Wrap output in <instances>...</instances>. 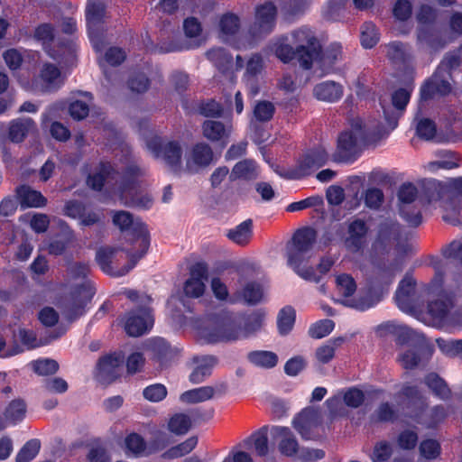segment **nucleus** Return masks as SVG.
<instances>
[{"mask_svg": "<svg viewBox=\"0 0 462 462\" xmlns=\"http://www.w3.org/2000/svg\"><path fill=\"white\" fill-rule=\"evenodd\" d=\"M415 281L411 275H406L400 282L395 294V301L402 311H409L411 307V294L414 291Z\"/></svg>", "mask_w": 462, "mask_h": 462, "instance_id": "obj_33", "label": "nucleus"}, {"mask_svg": "<svg viewBox=\"0 0 462 462\" xmlns=\"http://www.w3.org/2000/svg\"><path fill=\"white\" fill-rule=\"evenodd\" d=\"M198 444V439L196 437H190L182 443L171 448L168 452L169 457H180L191 452Z\"/></svg>", "mask_w": 462, "mask_h": 462, "instance_id": "obj_58", "label": "nucleus"}, {"mask_svg": "<svg viewBox=\"0 0 462 462\" xmlns=\"http://www.w3.org/2000/svg\"><path fill=\"white\" fill-rule=\"evenodd\" d=\"M147 149L154 157L162 160L175 173L184 171L181 164L182 150L176 141L163 143L158 136H152L146 142Z\"/></svg>", "mask_w": 462, "mask_h": 462, "instance_id": "obj_12", "label": "nucleus"}, {"mask_svg": "<svg viewBox=\"0 0 462 462\" xmlns=\"http://www.w3.org/2000/svg\"><path fill=\"white\" fill-rule=\"evenodd\" d=\"M425 383L433 393L440 399L450 397V390L447 383L436 374H430L425 378Z\"/></svg>", "mask_w": 462, "mask_h": 462, "instance_id": "obj_44", "label": "nucleus"}, {"mask_svg": "<svg viewBox=\"0 0 462 462\" xmlns=\"http://www.w3.org/2000/svg\"><path fill=\"white\" fill-rule=\"evenodd\" d=\"M264 322V313L257 310L246 316L235 318L223 311L207 316L197 327V336L206 343H219L251 337L259 331Z\"/></svg>", "mask_w": 462, "mask_h": 462, "instance_id": "obj_3", "label": "nucleus"}, {"mask_svg": "<svg viewBox=\"0 0 462 462\" xmlns=\"http://www.w3.org/2000/svg\"><path fill=\"white\" fill-rule=\"evenodd\" d=\"M259 168L254 161L244 160L238 162L233 168L230 173V179L232 180L243 179V180H254L259 175Z\"/></svg>", "mask_w": 462, "mask_h": 462, "instance_id": "obj_39", "label": "nucleus"}, {"mask_svg": "<svg viewBox=\"0 0 462 462\" xmlns=\"http://www.w3.org/2000/svg\"><path fill=\"white\" fill-rule=\"evenodd\" d=\"M208 279V269L203 263L192 266L189 278L184 283V293L189 298L201 297L206 290L205 282Z\"/></svg>", "mask_w": 462, "mask_h": 462, "instance_id": "obj_23", "label": "nucleus"}, {"mask_svg": "<svg viewBox=\"0 0 462 462\" xmlns=\"http://www.w3.org/2000/svg\"><path fill=\"white\" fill-rule=\"evenodd\" d=\"M143 349L151 361L158 368L168 366L175 357V351L161 337L151 338L144 345Z\"/></svg>", "mask_w": 462, "mask_h": 462, "instance_id": "obj_18", "label": "nucleus"}, {"mask_svg": "<svg viewBox=\"0 0 462 462\" xmlns=\"http://www.w3.org/2000/svg\"><path fill=\"white\" fill-rule=\"evenodd\" d=\"M430 288L431 292L438 295L439 299L429 303L428 313L433 326L440 325L448 320V310L452 305L451 300L448 297L460 295V287L455 286L452 282H444L443 275L437 271Z\"/></svg>", "mask_w": 462, "mask_h": 462, "instance_id": "obj_7", "label": "nucleus"}, {"mask_svg": "<svg viewBox=\"0 0 462 462\" xmlns=\"http://www.w3.org/2000/svg\"><path fill=\"white\" fill-rule=\"evenodd\" d=\"M411 97V90L400 88L396 90L387 104L381 100L386 126L370 125L363 122L359 117L353 118L349 129L344 131L337 139V151L340 157H346L354 148L360 144L376 143L384 138L397 126L400 113L406 107Z\"/></svg>", "mask_w": 462, "mask_h": 462, "instance_id": "obj_2", "label": "nucleus"}, {"mask_svg": "<svg viewBox=\"0 0 462 462\" xmlns=\"http://www.w3.org/2000/svg\"><path fill=\"white\" fill-rule=\"evenodd\" d=\"M376 27L372 23H365L361 28V44L364 48H373L378 42Z\"/></svg>", "mask_w": 462, "mask_h": 462, "instance_id": "obj_54", "label": "nucleus"}, {"mask_svg": "<svg viewBox=\"0 0 462 462\" xmlns=\"http://www.w3.org/2000/svg\"><path fill=\"white\" fill-rule=\"evenodd\" d=\"M124 164V171L120 174L110 163H100L95 172L89 174L88 185L97 190L106 185L114 189L115 195L124 205L149 208L152 198L142 192L141 185L145 171L129 157L128 152Z\"/></svg>", "mask_w": 462, "mask_h": 462, "instance_id": "obj_1", "label": "nucleus"}, {"mask_svg": "<svg viewBox=\"0 0 462 462\" xmlns=\"http://www.w3.org/2000/svg\"><path fill=\"white\" fill-rule=\"evenodd\" d=\"M328 159V154L325 148L319 147L308 152L297 162L296 166L287 171H275L282 177L287 179H300L311 174L313 171L323 166Z\"/></svg>", "mask_w": 462, "mask_h": 462, "instance_id": "obj_13", "label": "nucleus"}, {"mask_svg": "<svg viewBox=\"0 0 462 462\" xmlns=\"http://www.w3.org/2000/svg\"><path fill=\"white\" fill-rule=\"evenodd\" d=\"M369 227L365 221L355 219L348 223L345 245L351 253L361 252L366 245Z\"/></svg>", "mask_w": 462, "mask_h": 462, "instance_id": "obj_21", "label": "nucleus"}, {"mask_svg": "<svg viewBox=\"0 0 462 462\" xmlns=\"http://www.w3.org/2000/svg\"><path fill=\"white\" fill-rule=\"evenodd\" d=\"M33 371L39 375H49L55 374L59 369L58 363L53 359H40L32 362Z\"/></svg>", "mask_w": 462, "mask_h": 462, "instance_id": "obj_57", "label": "nucleus"}, {"mask_svg": "<svg viewBox=\"0 0 462 462\" xmlns=\"http://www.w3.org/2000/svg\"><path fill=\"white\" fill-rule=\"evenodd\" d=\"M126 240L128 245L124 247L129 260L128 270L134 267L136 263L147 253L150 245V237L146 226L137 224L134 231L128 233Z\"/></svg>", "mask_w": 462, "mask_h": 462, "instance_id": "obj_14", "label": "nucleus"}, {"mask_svg": "<svg viewBox=\"0 0 462 462\" xmlns=\"http://www.w3.org/2000/svg\"><path fill=\"white\" fill-rule=\"evenodd\" d=\"M35 130V124L31 118H21L10 123L8 137L12 142L20 143Z\"/></svg>", "mask_w": 462, "mask_h": 462, "instance_id": "obj_38", "label": "nucleus"}, {"mask_svg": "<svg viewBox=\"0 0 462 462\" xmlns=\"http://www.w3.org/2000/svg\"><path fill=\"white\" fill-rule=\"evenodd\" d=\"M417 197V189L414 185L403 184L399 192L400 213L402 218L410 225L417 226L421 222V215L411 203Z\"/></svg>", "mask_w": 462, "mask_h": 462, "instance_id": "obj_17", "label": "nucleus"}, {"mask_svg": "<svg viewBox=\"0 0 462 462\" xmlns=\"http://www.w3.org/2000/svg\"><path fill=\"white\" fill-rule=\"evenodd\" d=\"M274 113V106L271 102L261 101L254 108V116L258 121L270 120Z\"/></svg>", "mask_w": 462, "mask_h": 462, "instance_id": "obj_64", "label": "nucleus"}, {"mask_svg": "<svg viewBox=\"0 0 462 462\" xmlns=\"http://www.w3.org/2000/svg\"><path fill=\"white\" fill-rule=\"evenodd\" d=\"M89 267L86 263H74L68 266L65 274L66 296L63 313L69 319H76L85 312V306L95 294L93 282L88 279Z\"/></svg>", "mask_w": 462, "mask_h": 462, "instance_id": "obj_4", "label": "nucleus"}, {"mask_svg": "<svg viewBox=\"0 0 462 462\" xmlns=\"http://www.w3.org/2000/svg\"><path fill=\"white\" fill-rule=\"evenodd\" d=\"M16 197L23 208H41L45 206L47 202V199L40 191L25 185L17 188Z\"/></svg>", "mask_w": 462, "mask_h": 462, "instance_id": "obj_32", "label": "nucleus"}, {"mask_svg": "<svg viewBox=\"0 0 462 462\" xmlns=\"http://www.w3.org/2000/svg\"><path fill=\"white\" fill-rule=\"evenodd\" d=\"M191 427L190 418L184 413L174 414L168 422V429L172 433L182 435L188 432Z\"/></svg>", "mask_w": 462, "mask_h": 462, "instance_id": "obj_46", "label": "nucleus"}, {"mask_svg": "<svg viewBox=\"0 0 462 462\" xmlns=\"http://www.w3.org/2000/svg\"><path fill=\"white\" fill-rule=\"evenodd\" d=\"M208 58L223 73L232 67V56L222 48L212 49L207 53Z\"/></svg>", "mask_w": 462, "mask_h": 462, "instance_id": "obj_42", "label": "nucleus"}, {"mask_svg": "<svg viewBox=\"0 0 462 462\" xmlns=\"http://www.w3.org/2000/svg\"><path fill=\"white\" fill-rule=\"evenodd\" d=\"M106 17L105 5L101 0H88L86 9V21L90 42L97 52L101 51V24Z\"/></svg>", "mask_w": 462, "mask_h": 462, "instance_id": "obj_15", "label": "nucleus"}, {"mask_svg": "<svg viewBox=\"0 0 462 462\" xmlns=\"http://www.w3.org/2000/svg\"><path fill=\"white\" fill-rule=\"evenodd\" d=\"M226 389V385H217L216 388L212 386H203L195 388L183 393L180 395V401L187 403H195L205 402L212 398L216 392H221Z\"/></svg>", "mask_w": 462, "mask_h": 462, "instance_id": "obj_35", "label": "nucleus"}, {"mask_svg": "<svg viewBox=\"0 0 462 462\" xmlns=\"http://www.w3.org/2000/svg\"><path fill=\"white\" fill-rule=\"evenodd\" d=\"M272 437L279 440V449L286 456H292L298 450V442L289 428L274 426L271 429Z\"/></svg>", "mask_w": 462, "mask_h": 462, "instance_id": "obj_29", "label": "nucleus"}, {"mask_svg": "<svg viewBox=\"0 0 462 462\" xmlns=\"http://www.w3.org/2000/svg\"><path fill=\"white\" fill-rule=\"evenodd\" d=\"M429 204L439 208L444 221L452 225L462 222V177L438 183L430 194Z\"/></svg>", "mask_w": 462, "mask_h": 462, "instance_id": "obj_5", "label": "nucleus"}, {"mask_svg": "<svg viewBox=\"0 0 462 462\" xmlns=\"http://www.w3.org/2000/svg\"><path fill=\"white\" fill-rule=\"evenodd\" d=\"M335 324L331 319H322L312 324L309 334L312 338H322L332 332Z\"/></svg>", "mask_w": 462, "mask_h": 462, "instance_id": "obj_56", "label": "nucleus"}, {"mask_svg": "<svg viewBox=\"0 0 462 462\" xmlns=\"http://www.w3.org/2000/svg\"><path fill=\"white\" fill-rule=\"evenodd\" d=\"M41 443L38 439H31L24 444L16 456V462H29L39 453Z\"/></svg>", "mask_w": 462, "mask_h": 462, "instance_id": "obj_53", "label": "nucleus"}, {"mask_svg": "<svg viewBox=\"0 0 462 462\" xmlns=\"http://www.w3.org/2000/svg\"><path fill=\"white\" fill-rule=\"evenodd\" d=\"M320 422V411L313 407H308L294 418L292 423L303 439H310L314 438V430L319 426Z\"/></svg>", "mask_w": 462, "mask_h": 462, "instance_id": "obj_20", "label": "nucleus"}, {"mask_svg": "<svg viewBox=\"0 0 462 462\" xmlns=\"http://www.w3.org/2000/svg\"><path fill=\"white\" fill-rule=\"evenodd\" d=\"M248 359L253 365L266 369L274 367L278 362V356L275 353L264 350L249 353Z\"/></svg>", "mask_w": 462, "mask_h": 462, "instance_id": "obj_41", "label": "nucleus"}, {"mask_svg": "<svg viewBox=\"0 0 462 462\" xmlns=\"http://www.w3.org/2000/svg\"><path fill=\"white\" fill-rule=\"evenodd\" d=\"M392 447L386 441L377 443L371 455L373 462H386L392 456Z\"/></svg>", "mask_w": 462, "mask_h": 462, "instance_id": "obj_63", "label": "nucleus"}, {"mask_svg": "<svg viewBox=\"0 0 462 462\" xmlns=\"http://www.w3.org/2000/svg\"><path fill=\"white\" fill-rule=\"evenodd\" d=\"M295 322V311L291 307L283 308L278 316V328L281 334L289 333Z\"/></svg>", "mask_w": 462, "mask_h": 462, "instance_id": "obj_51", "label": "nucleus"}, {"mask_svg": "<svg viewBox=\"0 0 462 462\" xmlns=\"http://www.w3.org/2000/svg\"><path fill=\"white\" fill-rule=\"evenodd\" d=\"M226 236L238 245H247L253 237V222L246 219L236 226L227 230Z\"/></svg>", "mask_w": 462, "mask_h": 462, "instance_id": "obj_37", "label": "nucleus"}, {"mask_svg": "<svg viewBox=\"0 0 462 462\" xmlns=\"http://www.w3.org/2000/svg\"><path fill=\"white\" fill-rule=\"evenodd\" d=\"M231 131V125H226L219 121L206 120L202 124L203 136L212 143H218L222 147L227 144Z\"/></svg>", "mask_w": 462, "mask_h": 462, "instance_id": "obj_25", "label": "nucleus"}, {"mask_svg": "<svg viewBox=\"0 0 462 462\" xmlns=\"http://www.w3.org/2000/svg\"><path fill=\"white\" fill-rule=\"evenodd\" d=\"M126 296L142 306L127 314L124 322L125 332L131 337H139L149 331L153 326V317L148 305L152 299L146 294L139 295L134 291H126Z\"/></svg>", "mask_w": 462, "mask_h": 462, "instance_id": "obj_8", "label": "nucleus"}, {"mask_svg": "<svg viewBox=\"0 0 462 462\" xmlns=\"http://www.w3.org/2000/svg\"><path fill=\"white\" fill-rule=\"evenodd\" d=\"M113 223L122 231L130 227H132V231H134L137 224H142L139 221H134L132 215L126 211L115 212L113 215Z\"/></svg>", "mask_w": 462, "mask_h": 462, "instance_id": "obj_60", "label": "nucleus"}, {"mask_svg": "<svg viewBox=\"0 0 462 462\" xmlns=\"http://www.w3.org/2000/svg\"><path fill=\"white\" fill-rule=\"evenodd\" d=\"M317 238L316 231L311 227L299 229L287 245V257L289 265L302 279L319 282V276L313 271L305 269L308 254Z\"/></svg>", "mask_w": 462, "mask_h": 462, "instance_id": "obj_6", "label": "nucleus"}, {"mask_svg": "<svg viewBox=\"0 0 462 462\" xmlns=\"http://www.w3.org/2000/svg\"><path fill=\"white\" fill-rule=\"evenodd\" d=\"M34 38L40 42L47 54L60 62H67L74 59L75 45L73 42L60 44L55 41L53 27L50 23L40 24L34 32Z\"/></svg>", "mask_w": 462, "mask_h": 462, "instance_id": "obj_11", "label": "nucleus"}, {"mask_svg": "<svg viewBox=\"0 0 462 462\" xmlns=\"http://www.w3.org/2000/svg\"><path fill=\"white\" fill-rule=\"evenodd\" d=\"M340 339L329 340L318 347L315 352V358L319 364H327L331 361L335 356V351Z\"/></svg>", "mask_w": 462, "mask_h": 462, "instance_id": "obj_48", "label": "nucleus"}, {"mask_svg": "<svg viewBox=\"0 0 462 462\" xmlns=\"http://www.w3.org/2000/svg\"><path fill=\"white\" fill-rule=\"evenodd\" d=\"M437 345L440 351L448 356H457L462 354V340H445L438 338Z\"/></svg>", "mask_w": 462, "mask_h": 462, "instance_id": "obj_61", "label": "nucleus"}, {"mask_svg": "<svg viewBox=\"0 0 462 462\" xmlns=\"http://www.w3.org/2000/svg\"><path fill=\"white\" fill-rule=\"evenodd\" d=\"M276 7L272 3H266L256 8L255 20L251 28L254 36H262L271 32L275 25Z\"/></svg>", "mask_w": 462, "mask_h": 462, "instance_id": "obj_22", "label": "nucleus"}, {"mask_svg": "<svg viewBox=\"0 0 462 462\" xmlns=\"http://www.w3.org/2000/svg\"><path fill=\"white\" fill-rule=\"evenodd\" d=\"M342 58V46L338 42L331 43L322 57L323 65L327 66V72L330 68Z\"/></svg>", "mask_w": 462, "mask_h": 462, "instance_id": "obj_59", "label": "nucleus"}, {"mask_svg": "<svg viewBox=\"0 0 462 462\" xmlns=\"http://www.w3.org/2000/svg\"><path fill=\"white\" fill-rule=\"evenodd\" d=\"M216 364L217 359L213 356H194L190 361L192 371L189 374V381L193 383H202L211 374Z\"/></svg>", "mask_w": 462, "mask_h": 462, "instance_id": "obj_26", "label": "nucleus"}, {"mask_svg": "<svg viewBox=\"0 0 462 462\" xmlns=\"http://www.w3.org/2000/svg\"><path fill=\"white\" fill-rule=\"evenodd\" d=\"M26 406L23 401L14 400L11 402L5 412L6 421L0 423V430L5 429L7 426V421L11 424H15L18 421H21L24 418Z\"/></svg>", "mask_w": 462, "mask_h": 462, "instance_id": "obj_40", "label": "nucleus"}, {"mask_svg": "<svg viewBox=\"0 0 462 462\" xmlns=\"http://www.w3.org/2000/svg\"><path fill=\"white\" fill-rule=\"evenodd\" d=\"M263 296V287L259 283H248L243 291V298L249 304H256L260 302Z\"/></svg>", "mask_w": 462, "mask_h": 462, "instance_id": "obj_55", "label": "nucleus"}, {"mask_svg": "<svg viewBox=\"0 0 462 462\" xmlns=\"http://www.w3.org/2000/svg\"><path fill=\"white\" fill-rule=\"evenodd\" d=\"M125 446L126 454L133 457L148 456L160 448L154 444H147L143 437L137 433H131L126 436Z\"/></svg>", "mask_w": 462, "mask_h": 462, "instance_id": "obj_30", "label": "nucleus"}, {"mask_svg": "<svg viewBox=\"0 0 462 462\" xmlns=\"http://www.w3.org/2000/svg\"><path fill=\"white\" fill-rule=\"evenodd\" d=\"M239 27V18L233 14H226L218 23V36L223 42H232Z\"/></svg>", "mask_w": 462, "mask_h": 462, "instance_id": "obj_34", "label": "nucleus"}, {"mask_svg": "<svg viewBox=\"0 0 462 462\" xmlns=\"http://www.w3.org/2000/svg\"><path fill=\"white\" fill-rule=\"evenodd\" d=\"M336 288L337 293L342 297L339 301L346 307L358 310H368L380 300L379 298H374L371 293L366 296L361 294L353 296L356 291V283L349 274L342 273L337 275Z\"/></svg>", "mask_w": 462, "mask_h": 462, "instance_id": "obj_10", "label": "nucleus"}, {"mask_svg": "<svg viewBox=\"0 0 462 462\" xmlns=\"http://www.w3.org/2000/svg\"><path fill=\"white\" fill-rule=\"evenodd\" d=\"M421 346L407 344L402 345L399 350L398 361L405 369H412L420 361Z\"/></svg>", "mask_w": 462, "mask_h": 462, "instance_id": "obj_36", "label": "nucleus"}, {"mask_svg": "<svg viewBox=\"0 0 462 462\" xmlns=\"http://www.w3.org/2000/svg\"><path fill=\"white\" fill-rule=\"evenodd\" d=\"M247 442H252L257 455L263 457L268 453L267 428L263 427L254 433Z\"/></svg>", "mask_w": 462, "mask_h": 462, "instance_id": "obj_49", "label": "nucleus"}, {"mask_svg": "<svg viewBox=\"0 0 462 462\" xmlns=\"http://www.w3.org/2000/svg\"><path fill=\"white\" fill-rule=\"evenodd\" d=\"M314 97L324 102H336L343 96V87L335 81H323L313 88Z\"/></svg>", "mask_w": 462, "mask_h": 462, "instance_id": "obj_31", "label": "nucleus"}, {"mask_svg": "<svg viewBox=\"0 0 462 462\" xmlns=\"http://www.w3.org/2000/svg\"><path fill=\"white\" fill-rule=\"evenodd\" d=\"M439 155L441 157L439 160L431 162L428 164L429 171L434 172L439 169L450 170L458 166V163L451 152L442 151L439 152Z\"/></svg>", "mask_w": 462, "mask_h": 462, "instance_id": "obj_52", "label": "nucleus"}, {"mask_svg": "<svg viewBox=\"0 0 462 462\" xmlns=\"http://www.w3.org/2000/svg\"><path fill=\"white\" fill-rule=\"evenodd\" d=\"M445 72L437 70L431 79L421 88L420 98L427 100L435 94L446 95L450 92V84L445 79Z\"/></svg>", "mask_w": 462, "mask_h": 462, "instance_id": "obj_28", "label": "nucleus"}, {"mask_svg": "<svg viewBox=\"0 0 462 462\" xmlns=\"http://www.w3.org/2000/svg\"><path fill=\"white\" fill-rule=\"evenodd\" d=\"M400 226L393 220H384L379 224L373 250L376 253L389 252L395 248L401 250Z\"/></svg>", "mask_w": 462, "mask_h": 462, "instance_id": "obj_16", "label": "nucleus"}, {"mask_svg": "<svg viewBox=\"0 0 462 462\" xmlns=\"http://www.w3.org/2000/svg\"><path fill=\"white\" fill-rule=\"evenodd\" d=\"M123 358L120 355L115 354L102 358L98 365V370L103 375L114 376L116 368L121 365Z\"/></svg>", "mask_w": 462, "mask_h": 462, "instance_id": "obj_50", "label": "nucleus"}, {"mask_svg": "<svg viewBox=\"0 0 462 462\" xmlns=\"http://www.w3.org/2000/svg\"><path fill=\"white\" fill-rule=\"evenodd\" d=\"M118 250L114 247H103L97 252L96 259L103 272L116 276H123L126 274L128 270V264L122 269H118L114 266V263L117 261Z\"/></svg>", "mask_w": 462, "mask_h": 462, "instance_id": "obj_24", "label": "nucleus"}, {"mask_svg": "<svg viewBox=\"0 0 462 462\" xmlns=\"http://www.w3.org/2000/svg\"><path fill=\"white\" fill-rule=\"evenodd\" d=\"M291 39L300 66L310 69L320 54V44L313 31L306 26L300 27L291 32Z\"/></svg>", "mask_w": 462, "mask_h": 462, "instance_id": "obj_9", "label": "nucleus"}, {"mask_svg": "<svg viewBox=\"0 0 462 462\" xmlns=\"http://www.w3.org/2000/svg\"><path fill=\"white\" fill-rule=\"evenodd\" d=\"M91 96L88 93L82 94V99H77L69 104V111L75 120L84 119L89 112V102Z\"/></svg>", "mask_w": 462, "mask_h": 462, "instance_id": "obj_43", "label": "nucleus"}, {"mask_svg": "<svg viewBox=\"0 0 462 462\" xmlns=\"http://www.w3.org/2000/svg\"><path fill=\"white\" fill-rule=\"evenodd\" d=\"M287 37H281L277 39L272 46V51H274L276 57L283 62H288L294 55H297L296 50L287 43Z\"/></svg>", "mask_w": 462, "mask_h": 462, "instance_id": "obj_45", "label": "nucleus"}, {"mask_svg": "<svg viewBox=\"0 0 462 462\" xmlns=\"http://www.w3.org/2000/svg\"><path fill=\"white\" fill-rule=\"evenodd\" d=\"M64 83V77L60 69L51 63H44L40 72L38 88L42 91H53Z\"/></svg>", "mask_w": 462, "mask_h": 462, "instance_id": "obj_27", "label": "nucleus"}, {"mask_svg": "<svg viewBox=\"0 0 462 462\" xmlns=\"http://www.w3.org/2000/svg\"><path fill=\"white\" fill-rule=\"evenodd\" d=\"M343 393L344 403L351 408H357L364 402V393L356 388H349L346 391L341 390Z\"/></svg>", "mask_w": 462, "mask_h": 462, "instance_id": "obj_62", "label": "nucleus"}, {"mask_svg": "<svg viewBox=\"0 0 462 462\" xmlns=\"http://www.w3.org/2000/svg\"><path fill=\"white\" fill-rule=\"evenodd\" d=\"M184 171L189 173H197L199 170L209 166L215 160L211 147L205 143L195 144L186 155Z\"/></svg>", "mask_w": 462, "mask_h": 462, "instance_id": "obj_19", "label": "nucleus"}, {"mask_svg": "<svg viewBox=\"0 0 462 462\" xmlns=\"http://www.w3.org/2000/svg\"><path fill=\"white\" fill-rule=\"evenodd\" d=\"M125 59V51L120 48H110L106 51L104 57L99 60V64L104 70L105 75L107 77L106 70V66H117L121 64Z\"/></svg>", "mask_w": 462, "mask_h": 462, "instance_id": "obj_47", "label": "nucleus"}]
</instances>
